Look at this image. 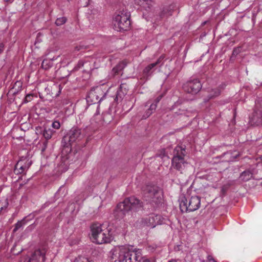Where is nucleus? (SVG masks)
I'll return each mask as SVG.
<instances>
[{"instance_id": "c03bdc74", "label": "nucleus", "mask_w": 262, "mask_h": 262, "mask_svg": "<svg viewBox=\"0 0 262 262\" xmlns=\"http://www.w3.org/2000/svg\"><path fill=\"white\" fill-rule=\"evenodd\" d=\"M149 65L152 68V69L154 68L156 66H159L158 63H157L156 61L155 62L150 63Z\"/></svg>"}, {"instance_id": "a211bd4d", "label": "nucleus", "mask_w": 262, "mask_h": 262, "mask_svg": "<svg viewBox=\"0 0 262 262\" xmlns=\"http://www.w3.org/2000/svg\"><path fill=\"white\" fill-rule=\"evenodd\" d=\"M235 151H227L226 152L224 153L222 157H225V161L227 162L234 161L238 156L239 154L236 153L235 154Z\"/></svg>"}, {"instance_id": "b1692460", "label": "nucleus", "mask_w": 262, "mask_h": 262, "mask_svg": "<svg viewBox=\"0 0 262 262\" xmlns=\"http://www.w3.org/2000/svg\"><path fill=\"white\" fill-rule=\"evenodd\" d=\"M234 184V181H230L223 185L221 188V194L222 196L226 195L227 191L230 187Z\"/></svg>"}, {"instance_id": "09e8293b", "label": "nucleus", "mask_w": 262, "mask_h": 262, "mask_svg": "<svg viewBox=\"0 0 262 262\" xmlns=\"http://www.w3.org/2000/svg\"><path fill=\"white\" fill-rule=\"evenodd\" d=\"M74 262H78V261H74ZM82 262H90V261H89L88 260H86V261H82Z\"/></svg>"}, {"instance_id": "8fccbe9b", "label": "nucleus", "mask_w": 262, "mask_h": 262, "mask_svg": "<svg viewBox=\"0 0 262 262\" xmlns=\"http://www.w3.org/2000/svg\"><path fill=\"white\" fill-rule=\"evenodd\" d=\"M261 161H262V156L260 157Z\"/></svg>"}, {"instance_id": "a878e982", "label": "nucleus", "mask_w": 262, "mask_h": 262, "mask_svg": "<svg viewBox=\"0 0 262 262\" xmlns=\"http://www.w3.org/2000/svg\"><path fill=\"white\" fill-rule=\"evenodd\" d=\"M26 224V218H24L21 221H18L15 225V227L13 229V232H16L19 229L22 227Z\"/></svg>"}, {"instance_id": "c85d7f7f", "label": "nucleus", "mask_w": 262, "mask_h": 262, "mask_svg": "<svg viewBox=\"0 0 262 262\" xmlns=\"http://www.w3.org/2000/svg\"><path fill=\"white\" fill-rule=\"evenodd\" d=\"M8 205L7 199L5 200L4 202L0 201V214L7 207Z\"/></svg>"}, {"instance_id": "dca6fc26", "label": "nucleus", "mask_w": 262, "mask_h": 262, "mask_svg": "<svg viewBox=\"0 0 262 262\" xmlns=\"http://www.w3.org/2000/svg\"><path fill=\"white\" fill-rule=\"evenodd\" d=\"M221 93V89L220 88H216L215 89H211L208 90V95L204 99L205 102H208L210 99H214L216 97L220 95Z\"/></svg>"}, {"instance_id": "c756f323", "label": "nucleus", "mask_w": 262, "mask_h": 262, "mask_svg": "<svg viewBox=\"0 0 262 262\" xmlns=\"http://www.w3.org/2000/svg\"><path fill=\"white\" fill-rule=\"evenodd\" d=\"M151 70H152V68L148 64L143 70V74L146 76L150 75L152 73V72L151 71Z\"/></svg>"}, {"instance_id": "bb28decb", "label": "nucleus", "mask_w": 262, "mask_h": 262, "mask_svg": "<svg viewBox=\"0 0 262 262\" xmlns=\"http://www.w3.org/2000/svg\"><path fill=\"white\" fill-rule=\"evenodd\" d=\"M53 135V130L50 129L45 128L43 130L42 135L47 140L50 139Z\"/></svg>"}, {"instance_id": "f8f14e48", "label": "nucleus", "mask_w": 262, "mask_h": 262, "mask_svg": "<svg viewBox=\"0 0 262 262\" xmlns=\"http://www.w3.org/2000/svg\"><path fill=\"white\" fill-rule=\"evenodd\" d=\"M188 163L184 158H180L178 157H173L172 159L171 169L173 168L183 173Z\"/></svg>"}, {"instance_id": "473e14b6", "label": "nucleus", "mask_w": 262, "mask_h": 262, "mask_svg": "<svg viewBox=\"0 0 262 262\" xmlns=\"http://www.w3.org/2000/svg\"><path fill=\"white\" fill-rule=\"evenodd\" d=\"M165 56L164 55H161L156 61L157 63H158L160 66H161L163 64V60Z\"/></svg>"}, {"instance_id": "20e7f679", "label": "nucleus", "mask_w": 262, "mask_h": 262, "mask_svg": "<svg viewBox=\"0 0 262 262\" xmlns=\"http://www.w3.org/2000/svg\"><path fill=\"white\" fill-rule=\"evenodd\" d=\"M83 137L84 135L80 128L73 127L62 140V144L66 152H71L72 145L80 141Z\"/></svg>"}, {"instance_id": "c9c22d12", "label": "nucleus", "mask_w": 262, "mask_h": 262, "mask_svg": "<svg viewBox=\"0 0 262 262\" xmlns=\"http://www.w3.org/2000/svg\"><path fill=\"white\" fill-rule=\"evenodd\" d=\"M152 114V111H149V110L148 109L145 112V114L143 116L142 118L143 119H146L147 118L149 117Z\"/></svg>"}, {"instance_id": "ddd939ff", "label": "nucleus", "mask_w": 262, "mask_h": 262, "mask_svg": "<svg viewBox=\"0 0 262 262\" xmlns=\"http://www.w3.org/2000/svg\"><path fill=\"white\" fill-rule=\"evenodd\" d=\"M182 104V100H178L171 107L170 110L173 111V113L177 115H185L187 116H189V114L191 113L188 112L187 110L185 109L183 107H181Z\"/></svg>"}, {"instance_id": "2eb2a0df", "label": "nucleus", "mask_w": 262, "mask_h": 262, "mask_svg": "<svg viewBox=\"0 0 262 262\" xmlns=\"http://www.w3.org/2000/svg\"><path fill=\"white\" fill-rule=\"evenodd\" d=\"M250 122L251 124L256 126L262 125V111L260 110L254 111L250 118Z\"/></svg>"}, {"instance_id": "f257e3e1", "label": "nucleus", "mask_w": 262, "mask_h": 262, "mask_svg": "<svg viewBox=\"0 0 262 262\" xmlns=\"http://www.w3.org/2000/svg\"><path fill=\"white\" fill-rule=\"evenodd\" d=\"M142 207V202L137 198L135 196L126 198L117 205L113 211V215L116 220H120L129 211H137Z\"/></svg>"}, {"instance_id": "aec40b11", "label": "nucleus", "mask_w": 262, "mask_h": 262, "mask_svg": "<svg viewBox=\"0 0 262 262\" xmlns=\"http://www.w3.org/2000/svg\"><path fill=\"white\" fill-rule=\"evenodd\" d=\"M186 155V150L185 148H183L180 146H177L173 150V157H178L180 158H184Z\"/></svg>"}, {"instance_id": "4c0bfd02", "label": "nucleus", "mask_w": 262, "mask_h": 262, "mask_svg": "<svg viewBox=\"0 0 262 262\" xmlns=\"http://www.w3.org/2000/svg\"><path fill=\"white\" fill-rule=\"evenodd\" d=\"M16 247V246H14L13 247V248H12L11 250V252L14 255H17V254H18L21 251V250H20V251H18L17 252H15V249Z\"/></svg>"}, {"instance_id": "1a4fd4ad", "label": "nucleus", "mask_w": 262, "mask_h": 262, "mask_svg": "<svg viewBox=\"0 0 262 262\" xmlns=\"http://www.w3.org/2000/svg\"><path fill=\"white\" fill-rule=\"evenodd\" d=\"M202 87L200 80L196 78L190 79L183 85L185 92L192 95L199 93Z\"/></svg>"}, {"instance_id": "6e6552de", "label": "nucleus", "mask_w": 262, "mask_h": 262, "mask_svg": "<svg viewBox=\"0 0 262 262\" xmlns=\"http://www.w3.org/2000/svg\"><path fill=\"white\" fill-rule=\"evenodd\" d=\"M106 95L100 88L92 89L86 96V101L88 103H100L105 97Z\"/></svg>"}, {"instance_id": "ea45409f", "label": "nucleus", "mask_w": 262, "mask_h": 262, "mask_svg": "<svg viewBox=\"0 0 262 262\" xmlns=\"http://www.w3.org/2000/svg\"><path fill=\"white\" fill-rule=\"evenodd\" d=\"M162 97H163V95L162 94L160 95L159 96H158L156 98V99H155V103L156 104H157V103L159 102V101L161 100V99H162Z\"/></svg>"}, {"instance_id": "72a5a7b5", "label": "nucleus", "mask_w": 262, "mask_h": 262, "mask_svg": "<svg viewBox=\"0 0 262 262\" xmlns=\"http://www.w3.org/2000/svg\"><path fill=\"white\" fill-rule=\"evenodd\" d=\"M165 56L164 55H161L156 61L157 63H158L160 66H161L163 64V60Z\"/></svg>"}, {"instance_id": "58836bf2", "label": "nucleus", "mask_w": 262, "mask_h": 262, "mask_svg": "<svg viewBox=\"0 0 262 262\" xmlns=\"http://www.w3.org/2000/svg\"><path fill=\"white\" fill-rule=\"evenodd\" d=\"M159 156L161 158L165 156V150L164 149H162L160 150V154L159 155Z\"/></svg>"}, {"instance_id": "f03ea898", "label": "nucleus", "mask_w": 262, "mask_h": 262, "mask_svg": "<svg viewBox=\"0 0 262 262\" xmlns=\"http://www.w3.org/2000/svg\"><path fill=\"white\" fill-rule=\"evenodd\" d=\"M110 253L112 262H136L140 258V252L124 246L115 247Z\"/></svg>"}, {"instance_id": "f3484780", "label": "nucleus", "mask_w": 262, "mask_h": 262, "mask_svg": "<svg viewBox=\"0 0 262 262\" xmlns=\"http://www.w3.org/2000/svg\"><path fill=\"white\" fill-rule=\"evenodd\" d=\"M22 160L19 161L15 166L14 172L16 174H20L27 170L29 168V165L24 164Z\"/></svg>"}, {"instance_id": "de8ad7c7", "label": "nucleus", "mask_w": 262, "mask_h": 262, "mask_svg": "<svg viewBox=\"0 0 262 262\" xmlns=\"http://www.w3.org/2000/svg\"><path fill=\"white\" fill-rule=\"evenodd\" d=\"M206 24V21L204 22L202 24V25H204Z\"/></svg>"}, {"instance_id": "393cba45", "label": "nucleus", "mask_w": 262, "mask_h": 262, "mask_svg": "<svg viewBox=\"0 0 262 262\" xmlns=\"http://www.w3.org/2000/svg\"><path fill=\"white\" fill-rule=\"evenodd\" d=\"M172 11L169 7H165L163 9L161 13L160 16L161 18H167L171 15H172Z\"/></svg>"}, {"instance_id": "a19ab883", "label": "nucleus", "mask_w": 262, "mask_h": 262, "mask_svg": "<svg viewBox=\"0 0 262 262\" xmlns=\"http://www.w3.org/2000/svg\"><path fill=\"white\" fill-rule=\"evenodd\" d=\"M136 3H138L139 5H143V4L146 2H147L148 0H135Z\"/></svg>"}, {"instance_id": "a18cd8bd", "label": "nucleus", "mask_w": 262, "mask_h": 262, "mask_svg": "<svg viewBox=\"0 0 262 262\" xmlns=\"http://www.w3.org/2000/svg\"><path fill=\"white\" fill-rule=\"evenodd\" d=\"M5 2H9L10 3H11L13 0H4Z\"/></svg>"}, {"instance_id": "6ab92c4d", "label": "nucleus", "mask_w": 262, "mask_h": 262, "mask_svg": "<svg viewBox=\"0 0 262 262\" xmlns=\"http://www.w3.org/2000/svg\"><path fill=\"white\" fill-rule=\"evenodd\" d=\"M127 64V62L125 60L122 61L117 64L112 70L113 75H119L126 66Z\"/></svg>"}, {"instance_id": "f704fd0d", "label": "nucleus", "mask_w": 262, "mask_h": 262, "mask_svg": "<svg viewBox=\"0 0 262 262\" xmlns=\"http://www.w3.org/2000/svg\"><path fill=\"white\" fill-rule=\"evenodd\" d=\"M52 127L55 129H59L60 127V124L59 121H55L52 123Z\"/></svg>"}, {"instance_id": "cd10ccee", "label": "nucleus", "mask_w": 262, "mask_h": 262, "mask_svg": "<svg viewBox=\"0 0 262 262\" xmlns=\"http://www.w3.org/2000/svg\"><path fill=\"white\" fill-rule=\"evenodd\" d=\"M67 21V19L66 17H61L57 18L55 21V24L57 26H61L64 24Z\"/></svg>"}, {"instance_id": "49530a36", "label": "nucleus", "mask_w": 262, "mask_h": 262, "mask_svg": "<svg viewBox=\"0 0 262 262\" xmlns=\"http://www.w3.org/2000/svg\"><path fill=\"white\" fill-rule=\"evenodd\" d=\"M168 262H180V261H178L174 259H172V260L169 261Z\"/></svg>"}, {"instance_id": "7ed1b4c3", "label": "nucleus", "mask_w": 262, "mask_h": 262, "mask_svg": "<svg viewBox=\"0 0 262 262\" xmlns=\"http://www.w3.org/2000/svg\"><path fill=\"white\" fill-rule=\"evenodd\" d=\"M130 14L126 9L118 11L113 17V25L117 31L128 30L130 26Z\"/></svg>"}, {"instance_id": "2f4dec72", "label": "nucleus", "mask_w": 262, "mask_h": 262, "mask_svg": "<svg viewBox=\"0 0 262 262\" xmlns=\"http://www.w3.org/2000/svg\"><path fill=\"white\" fill-rule=\"evenodd\" d=\"M89 46H85L83 45H80L79 46H77L75 47V51H84L89 48Z\"/></svg>"}, {"instance_id": "9d476101", "label": "nucleus", "mask_w": 262, "mask_h": 262, "mask_svg": "<svg viewBox=\"0 0 262 262\" xmlns=\"http://www.w3.org/2000/svg\"><path fill=\"white\" fill-rule=\"evenodd\" d=\"M162 217L159 214H152L150 216L143 218L141 220V224L143 226L153 228L157 225H160L163 222Z\"/></svg>"}, {"instance_id": "39448f33", "label": "nucleus", "mask_w": 262, "mask_h": 262, "mask_svg": "<svg viewBox=\"0 0 262 262\" xmlns=\"http://www.w3.org/2000/svg\"><path fill=\"white\" fill-rule=\"evenodd\" d=\"M143 196L146 201L156 205L159 204L163 201L162 190L155 185H147L143 189Z\"/></svg>"}, {"instance_id": "37998d69", "label": "nucleus", "mask_w": 262, "mask_h": 262, "mask_svg": "<svg viewBox=\"0 0 262 262\" xmlns=\"http://www.w3.org/2000/svg\"><path fill=\"white\" fill-rule=\"evenodd\" d=\"M5 45L4 43H0V54L4 51Z\"/></svg>"}, {"instance_id": "4468645a", "label": "nucleus", "mask_w": 262, "mask_h": 262, "mask_svg": "<svg viewBox=\"0 0 262 262\" xmlns=\"http://www.w3.org/2000/svg\"><path fill=\"white\" fill-rule=\"evenodd\" d=\"M128 90V88L126 84L121 83L116 94L115 101L118 103L121 102L123 98L127 94Z\"/></svg>"}, {"instance_id": "412c9836", "label": "nucleus", "mask_w": 262, "mask_h": 262, "mask_svg": "<svg viewBox=\"0 0 262 262\" xmlns=\"http://www.w3.org/2000/svg\"><path fill=\"white\" fill-rule=\"evenodd\" d=\"M22 88V82L20 81H17L14 83L12 88L9 90V93L13 95L17 94L21 91Z\"/></svg>"}, {"instance_id": "7c9ffc66", "label": "nucleus", "mask_w": 262, "mask_h": 262, "mask_svg": "<svg viewBox=\"0 0 262 262\" xmlns=\"http://www.w3.org/2000/svg\"><path fill=\"white\" fill-rule=\"evenodd\" d=\"M241 50L242 48L241 47L235 48L233 50L231 58L236 57L238 54L241 53Z\"/></svg>"}, {"instance_id": "e433bc0d", "label": "nucleus", "mask_w": 262, "mask_h": 262, "mask_svg": "<svg viewBox=\"0 0 262 262\" xmlns=\"http://www.w3.org/2000/svg\"><path fill=\"white\" fill-rule=\"evenodd\" d=\"M157 105L156 103H152L150 105V107L148 108L149 111H152V113H153V111H155L157 108Z\"/></svg>"}, {"instance_id": "423d86ee", "label": "nucleus", "mask_w": 262, "mask_h": 262, "mask_svg": "<svg viewBox=\"0 0 262 262\" xmlns=\"http://www.w3.org/2000/svg\"><path fill=\"white\" fill-rule=\"evenodd\" d=\"M92 239L93 242L98 244L110 243L111 236L110 230L106 228L102 229V226L98 224H94L91 227Z\"/></svg>"}, {"instance_id": "0eeeda50", "label": "nucleus", "mask_w": 262, "mask_h": 262, "mask_svg": "<svg viewBox=\"0 0 262 262\" xmlns=\"http://www.w3.org/2000/svg\"><path fill=\"white\" fill-rule=\"evenodd\" d=\"M201 205V198L192 196L189 200L185 196L180 199V209L182 212H192L198 210Z\"/></svg>"}, {"instance_id": "5701e85b", "label": "nucleus", "mask_w": 262, "mask_h": 262, "mask_svg": "<svg viewBox=\"0 0 262 262\" xmlns=\"http://www.w3.org/2000/svg\"><path fill=\"white\" fill-rule=\"evenodd\" d=\"M53 66V60L51 59H45L41 63V67L45 70H48Z\"/></svg>"}, {"instance_id": "9b49d317", "label": "nucleus", "mask_w": 262, "mask_h": 262, "mask_svg": "<svg viewBox=\"0 0 262 262\" xmlns=\"http://www.w3.org/2000/svg\"><path fill=\"white\" fill-rule=\"evenodd\" d=\"M46 253V251L45 248L36 249L31 254V257L24 262H45Z\"/></svg>"}, {"instance_id": "4be33fe9", "label": "nucleus", "mask_w": 262, "mask_h": 262, "mask_svg": "<svg viewBox=\"0 0 262 262\" xmlns=\"http://www.w3.org/2000/svg\"><path fill=\"white\" fill-rule=\"evenodd\" d=\"M252 173L249 170H245L242 172L239 176V178L243 181H248L252 178Z\"/></svg>"}, {"instance_id": "79ce46f5", "label": "nucleus", "mask_w": 262, "mask_h": 262, "mask_svg": "<svg viewBox=\"0 0 262 262\" xmlns=\"http://www.w3.org/2000/svg\"><path fill=\"white\" fill-rule=\"evenodd\" d=\"M139 262H151L148 259L142 258L141 255H140V258H138Z\"/></svg>"}]
</instances>
